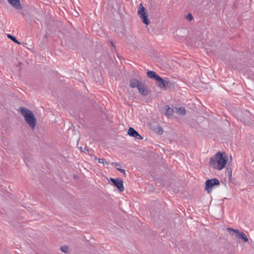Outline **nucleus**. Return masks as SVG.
Segmentation results:
<instances>
[{
  "instance_id": "obj_1",
  "label": "nucleus",
  "mask_w": 254,
  "mask_h": 254,
  "mask_svg": "<svg viewBox=\"0 0 254 254\" xmlns=\"http://www.w3.org/2000/svg\"><path fill=\"white\" fill-rule=\"evenodd\" d=\"M227 162V156L225 153L218 152L215 155L210 159V166L214 169L221 170Z\"/></svg>"
},
{
  "instance_id": "obj_2",
  "label": "nucleus",
  "mask_w": 254,
  "mask_h": 254,
  "mask_svg": "<svg viewBox=\"0 0 254 254\" xmlns=\"http://www.w3.org/2000/svg\"><path fill=\"white\" fill-rule=\"evenodd\" d=\"M18 111L24 117L25 121L29 126L34 128L36 126V119L33 113L24 107H20Z\"/></svg>"
},
{
  "instance_id": "obj_3",
  "label": "nucleus",
  "mask_w": 254,
  "mask_h": 254,
  "mask_svg": "<svg viewBox=\"0 0 254 254\" xmlns=\"http://www.w3.org/2000/svg\"><path fill=\"white\" fill-rule=\"evenodd\" d=\"M227 230L231 235H234V233L236 234V237L243 240L245 242H248V238H247V235L244 232H241L238 229L231 228L230 227H228L227 228Z\"/></svg>"
},
{
  "instance_id": "obj_4",
  "label": "nucleus",
  "mask_w": 254,
  "mask_h": 254,
  "mask_svg": "<svg viewBox=\"0 0 254 254\" xmlns=\"http://www.w3.org/2000/svg\"><path fill=\"white\" fill-rule=\"evenodd\" d=\"M220 182L218 179L216 178H213L211 179H208L206 181L205 183V190L207 191L208 193L211 192L212 189L213 187L215 186H219Z\"/></svg>"
},
{
  "instance_id": "obj_5",
  "label": "nucleus",
  "mask_w": 254,
  "mask_h": 254,
  "mask_svg": "<svg viewBox=\"0 0 254 254\" xmlns=\"http://www.w3.org/2000/svg\"><path fill=\"white\" fill-rule=\"evenodd\" d=\"M243 116L241 118V120L247 125H250L253 123V117L251 113L247 110H245L242 112Z\"/></svg>"
},
{
  "instance_id": "obj_6",
  "label": "nucleus",
  "mask_w": 254,
  "mask_h": 254,
  "mask_svg": "<svg viewBox=\"0 0 254 254\" xmlns=\"http://www.w3.org/2000/svg\"><path fill=\"white\" fill-rule=\"evenodd\" d=\"M111 181L120 191H123L124 190L125 188L122 179L111 178Z\"/></svg>"
},
{
  "instance_id": "obj_7",
  "label": "nucleus",
  "mask_w": 254,
  "mask_h": 254,
  "mask_svg": "<svg viewBox=\"0 0 254 254\" xmlns=\"http://www.w3.org/2000/svg\"><path fill=\"white\" fill-rule=\"evenodd\" d=\"M128 134L132 137H134L136 139L141 140L143 137L135 130L133 127H130L127 131Z\"/></svg>"
},
{
  "instance_id": "obj_8",
  "label": "nucleus",
  "mask_w": 254,
  "mask_h": 254,
  "mask_svg": "<svg viewBox=\"0 0 254 254\" xmlns=\"http://www.w3.org/2000/svg\"><path fill=\"white\" fill-rule=\"evenodd\" d=\"M138 92L143 96H147L149 93V91L147 87L142 83L139 85L137 88Z\"/></svg>"
},
{
  "instance_id": "obj_9",
  "label": "nucleus",
  "mask_w": 254,
  "mask_h": 254,
  "mask_svg": "<svg viewBox=\"0 0 254 254\" xmlns=\"http://www.w3.org/2000/svg\"><path fill=\"white\" fill-rule=\"evenodd\" d=\"M159 82V87L165 90H167L166 85L168 84L169 82L168 81L164 80L160 76L157 78L156 80Z\"/></svg>"
},
{
  "instance_id": "obj_10",
  "label": "nucleus",
  "mask_w": 254,
  "mask_h": 254,
  "mask_svg": "<svg viewBox=\"0 0 254 254\" xmlns=\"http://www.w3.org/2000/svg\"><path fill=\"white\" fill-rule=\"evenodd\" d=\"M129 85L131 88L136 87L137 88H138L139 85L142 83L141 81H139L138 79L134 78L130 79L129 80Z\"/></svg>"
},
{
  "instance_id": "obj_11",
  "label": "nucleus",
  "mask_w": 254,
  "mask_h": 254,
  "mask_svg": "<svg viewBox=\"0 0 254 254\" xmlns=\"http://www.w3.org/2000/svg\"><path fill=\"white\" fill-rule=\"evenodd\" d=\"M8 1L17 9H21L22 8V5L19 0H8Z\"/></svg>"
},
{
  "instance_id": "obj_12",
  "label": "nucleus",
  "mask_w": 254,
  "mask_h": 254,
  "mask_svg": "<svg viewBox=\"0 0 254 254\" xmlns=\"http://www.w3.org/2000/svg\"><path fill=\"white\" fill-rule=\"evenodd\" d=\"M147 75L149 78L154 79L156 80H157V78L160 76L154 71H148L147 72Z\"/></svg>"
},
{
  "instance_id": "obj_13",
  "label": "nucleus",
  "mask_w": 254,
  "mask_h": 254,
  "mask_svg": "<svg viewBox=\"0 0 254 254\" xmlns=\"http://www.w3.org/2000/svg\"><path fill=\"white\" fill-rule=\"evenodd\" d=\"M166 110L165 115L167 116H170L173 115L174 110L173 108H170L168 105H166L164 107Z\"/></svg>"
},
{
  "instance_id": "obj_14",
  "label": "nucleus",
  "mask_w": 254,
  "mask_h": 254,
  "mask_svg": "<svg viewBox=\"0 0 254 254\" xmlns=\"http://www.w3.org/2000/svg\"><path fill=\"white\" fill-rule=\"evenodd\" d=\"M138 14L139 16L146 14V12H145V8L144 7L142 3H140L139 5Z\"/></svg>"
},
{
  "instance_id": "obj_15",
  "label": "nucleus",
  "mask_w": 254,
  "mask_h": 254,
  "mask_svg": "<svg viewBox=\"0 0 254 254\" xmlns=\"http://www.w3.org/2000/svg\"><path fill=\"white\" fill-rule=\"evenodd\" d=\"M140 18L142 20V22L148 25L150 24V20L148 18V15L146 14L140 16Z\"/></svg>"
},
{
  "instance_id": "obj_16",
  "label": "nucleus",
  "mask_w": 254,
  "mask_h": 254,
  "mask_svg": "<svg viewBox=\"0 0 254 254\" xmlns=\"http://www.w3.org/2000/svg\"><path fill=\"white\" fill-rule=\"evenodd\" d=\"M177 113L180 115H185L186 111L184 107H181L179 108H176Z\"/></svg>"
},
{
  "instance_id": "obj_17",
  "label": "nucleus",
  "mask_w": 254,
  "mask_h": 254,
  "mask_svg": "<svg viewBox=\"0 0 254 254\" xmlns=\"http://www.w3.org/2000/svg\"><path fill=\"white\" fill-rule=\"evenodd\" d=\"M60 249L64 253H67L68 252V247L66 246H63Z\"/></svg>"
},
{
  "instance_id": "obj_18",
  "label": "nucleus",
  "mask_w": 254,
  "mask_h": 254,
  "mask_svg": "<svg viewBox=\"0 0 254 254\" xmlns=\"http://www.w3.org/2000/svg\"><path fill=\"white\" fill-rule=\"evenodd\" d=\"M7 37L10 40H11L12 41L14 42L15 43H17V44H19V43L18 42V41L17 40L16 38L15 37H14V36H12V35H11L10 34H8L7 35Z\"/></svg>"
},
{
  "instance_id": "obj_19",
  "label": "nucleus",
  "mask_w": 254,
  "mask_h": 254,
  "mask_svg": "<svg viewBox=\"0 0 254 254\" xmlns=\"http://www.w3.org/2000/svg\"><path fill=\"white\" fill-rule=\"evenodd\" d=\"M155 131L157 132L159 134H162L163 133V130L162 128L160 127H158L156 128Z\"/></svg>"
},
{
  "instance_id": "obj_20",
  "label": "nucleus",
  "mask_w": 254,
  "mask_h": 254,
  "mask_svg": "<svg viewBox=\"0 0 254 254\" xmlns=\"http://www.w3.org/2000/svg\"><path fill=\"white\" fill-rule=\"evenodd\" d=\"M98 162L99 163L106 164L107 165L109 164V163L106 160H105V159L102 158H99L98 159Z\"/></svg>"
},
{
  "instance_id": "obj_21",
  "label": "nucleus",
  "mask_w": 254,
  "mask_h": 254,
  "mask_svg": "<svg viewBox=\"0 0 254 254\" xmlns=\"http://www.w3.org/2000/svg\"><path fill=\"white\" fill-rule=\"evenodd\" d=\"M117 169L121 173H123L125 175H126L125 171L124 169L121 168H117Z\"/></svg>"
},
{
  "instance_id": "obj_22",
  "label": "nucleus",
  "mask_w": 254,
  "mask_h": 254,
  "mask_svg": "<svg viewBox=\"0 0 254 254\" xmlns=\"http://www.w3.org/2000/svg\"><path fill=\"white\" fill-rule=\"evenodd\" d=\"M187 18L190 19V20H191L192 19V15L190 13H189L188 16H187Z\"/></svg>"
},
{
  "instance_id": "obj_23",
  "label": "nucleus",
  "mask_w": 254,
  "mask_h": 254,
  "mask_svg": "<svg viewBox=\"0 0 254 254\" xmlns=\"http://www.w3.org/2000/svg\"><path fill=\"white\" fill-rule=\"evenodd\" d=\"M112 164H115L116 166H120V164L119 163L116 162V163H112Z\"/></svg>"
},
{
  "instance_id": "obj_24",
  "label": "nucleus",
  "mask_w": 254,
  "mask_h": 254,
  "mask_svg": "<svg viewBox=\"0 0 254 254\" xmlns=\"http://www.w3.org/2000/svg\"><path fill=\"white\" fill-rule=\"evenodd\" d=\"M231 175H232V172H231H231H228V175H229V176H231Z\"/></svg>"
},
{
  "instance_id": "obj_25",
  "label": "nucleus",
  "mask_w": 254,
  "mask_h": 254,
  "mask_svg": "<svg viewBox=\"0 0 254 254\" xmlns=\"http://www.w3.org/2000/svg\"><path fill=\"white\" fill-rule=\"evenodd\" d=\"M110 43L112 45V46L114 47V45L113 43L111 41H110Z\"/></svg>"
}]
</instances>
